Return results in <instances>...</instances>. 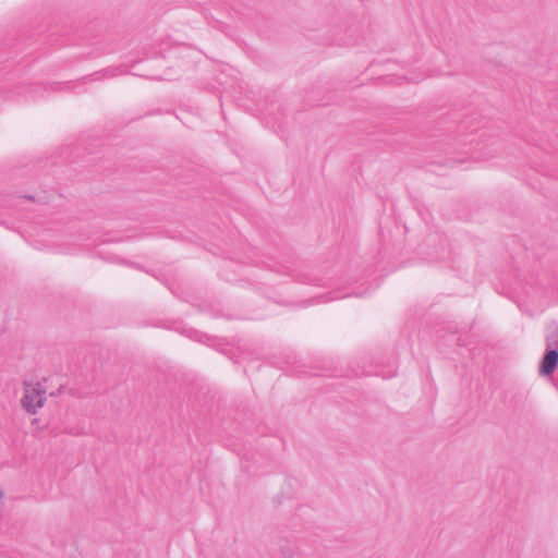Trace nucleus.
I'll return each mask as SVG.
<instances>
[{"label": "nucleus", "mask_w": 558, "mask_h": 558, "mask_svg": "<svg viewBox=\"0 0 558 558\" xmlns=\"http://www.w3.org/2000/svg\"><path fill=\"white\" fill-rule=\"evenodd\" d=\"M558 366V329L546 336L545 352L539 362L538 372L542 376H551Z\"/></svg>", "instance_id": "obj_1"}, {"label": "nucleus", "mask_w": 558, "mask_h": 558, "mask_svg": "<svg viewBox=\"0 0 558 558\" xmlns=\"http://www.w3.org/2000/svg\"><path fill=\"white\" fill-rule=\"evenodd\" d=\"M46 401V387L41 383L31 385L25 383L24 395L21 400L22 407L29 414H35L43 408Z\"/></svg>", "instance_id": "obj_2"}, {"label": "nucleus", "mask_w": 558, "mask_h": 558, "mask_svg": "<svg viewBox=\"0 0 558 558\" xmlns=\"http://www.w3.org/2000/svg\"><path fill=\"white\" fill-rule=\"evenodd\" d=\"M367 291H368V288L364 289L363 291L352 290V291H347L344 293H342L339 290H333V291H330V292H328L326 294L314 296V298H312L310 300H304V301L301 302V304L303 306H306V305H311L313 303L329 302V301L339 300V299L349 298V296L363 298V296H365L367 294Z\"/></svg>", "instance_id": "obj_3"}, {"label": "nucleus", "mask_w": 558, "mask_h": 558, "mask_svg": "<svg viewBox=\"0 0 558 558\" xmlns=\"http://www.w3.org/2000/svg\"><path fill=\"white\" fill-rule=\"evenodd\" d=\"M275 558H305V556L301 551L296 541L281 539L278 543Z\"/></svg>", "instance_id": "obj_4"}, {"label": "nucleus", "mask_w": 558, "mask_h": 558, "mask_svg": "<svg viewBox=\"0 0 558 558\" xmlns=\"http://www.w3.org/2000/svg\"><path fill=\"white\" fill-rule=\"evenodd\" d=\"M166 287L179 299L184 300L186 302H190V298L185 293H179V290L181 288V281H165Z\"/></svg>", "instance_id": "obj_5"}, {"label": "nucleus", "mask_w": 558, "mask_h": 558, "mask_svg": "<svg viewBox=\"0 0 558 558\" xmlns=\"http://www.w3.org/2000/svg\"><path fill=\"white\" fill-rule=\"evenodd\" d=\"M190 338L196 340V341H199V342H203L205 341L204 339L208 340L209 337L205 333H202L197 330H190L189 335H187Z\"/></svg>", "instance_id": "obj_6"}, {"label": "nucleus", "mask_w": 558, "mask_h": 558, "mask_svg": "<svg viewBox=\"0 0 558 558\" xmlns=\"http://www.w3.org/2000/svg\"><path fill=\"white\" fill-rule=\"evenodd\" d=\"M505 281H498V284L495 287V290L500 293L507 295L508 299L514 300V294L511 292L505 293L504 291L499 290V286H501Z\"/></svg>", "instance_id": "obj_7"}, {"label": "nucleus", "mask_w": 558, "mask_h": 558, "mask_svg": "<svg viewBox=\"0 0 558 558\" xmlns=\"http://www.w3.org/2000/svg\"><path fill=\"white\" fill-rule=\"evenodd\" d=\"M242 469H243V470H245V471H247V472H250V471H248V466L245 464V462H244V461L242 462Z\"/></svg>", "instance_id": "obj_8"}, {"label": "nucleus", "mask_w": 558, "mask_h": 558, "mask_svg": "<svg viewBox=\"0 0 558 558\" xmlns=\"http://www.w3.org/2000/svg\"><path fill=\"white\" fill-rule=\"evenodd\" d=\"M3 497V492L0 490V499Z\"/></svg>", "instance_id": "obj_9"}]
</instances>
